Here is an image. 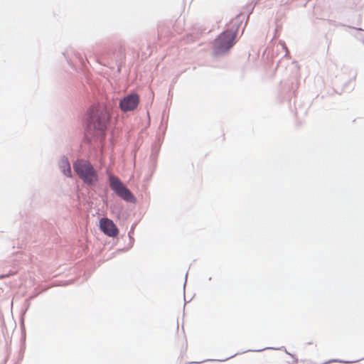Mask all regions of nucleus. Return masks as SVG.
<instances>
[{"label":"nucleus","instance_id":"nucleus-1","mask_svg":"<svg viewBox=\"0 0 364 364\" xmlns=\"http://www.w3.org/2000/svg\"><path fill=\"white\" fill-rule=\"evenodd\" d=\"M110 119V112L106 105H93L88 111L85 136L89 141L102 139Z\"/></svg>","mask_w":364,"mask_h":364},{"label":"nucleus","instance_id":"nucleus-2","mask_svg":"<svg viewBox=\"0 0 364 364\" xmlns=\"http://www.w3.org/2000/svg\"><path fill=\"white\" fill-rule=\"evenodd\" d=\"M73 168L85 183L92 184L97 181V174L88 161H76Z\"/></svg>","mask_w":364,"mask_h":364},{"label":"nucleus","instance_id":"nucleus-3","mask_svg":"<svg viewBox=\"0 0 364 364\" xmlns=\"http://www.w3.org/2000/svg\"><path fill=\"white\" fill-rule=\"evenodd\" d=\"M236 32L226 31L221 33L214 43L215 49L217 53H223L229 50L235 43Z\"/></svg>","mask_w":364,"mask_h":364},{"label":"nucleus","instance_id":"nucleus-4","mask_svg":"<svg viewBox=\"0 0 364 364\" xmlns=\"http://www.w3.org/2000/svg\"><path fill=\"white\" fill-rule=\"evenodd\" d=\"M109 186L122 199L127 201H131L134 196L131 191L120 181V180L114 176L109 178Z\"/></svg>","mask_w":364,"mask_h":364},{"label":"nucleus","instance_id":"nucleus-5","mask_svg":"<svg viewBox=\"0 0 364 364\" xmlns=\"http://www.w3.org/2000/svg\"><path fill=\"white\" fill-rule=\"evenodd\" d=\"M140 99L137 94H130L121 100L119 102V107L123 112H129L135 109Z\"/></svg>","mask_w":364,"mask_h":364},{"label":"nucleus","instance_id":"nucleus-6","mask_svg":"<svg viewBox=\"0 0 364 364\" xmlns=\"http://www.w3.org/2000/svg\"><path fill=\"white\" fill-rule=\"evenodd\" d=\"M100 228L109 237H114L119 234L118 228L113 221L109 218H102L100 220Z\"/></svg>","mask_w":364,"mask_h":364},{"label":"nucleus","instance_id":"nucleus-7","mask_svg":"<svg viewBox=\"0 0 364 364\" xmlns=\"http://www.w3.org/2000/svg\"><path fill=\"white\" fill-rule=\"evenodd\" d=\"M60 168L65 176H71V168L68 161H62Z\"/></svg>","mask_w":364,"mask_h":364}]
</instances>
